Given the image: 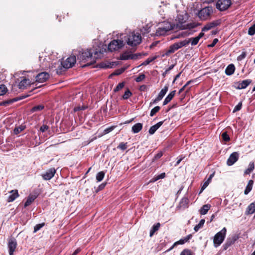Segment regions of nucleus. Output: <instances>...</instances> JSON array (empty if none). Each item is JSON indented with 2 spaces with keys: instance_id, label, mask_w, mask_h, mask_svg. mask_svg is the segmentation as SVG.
<instances>
[{
  "instance_id": "36",
  "label": "nucleus",
  "mask_w": 255,
  "mask_h": 255,
  "mask_svg": "<svg viewBox=\"0 0 255 255\" xmlns=\"http://www.w3.org/2000/svg\"><path fill=\"white\" fill-rule=\"evenodd\" d=\"M64 69H66L63 67L62 65L60 64L58 68L56 69V73L58 75H61L65 71Z\"/></svg>"
},
{
  "instance_id": "7",
  "label": "nucleus",
  "mask_w": 255,
  "mask_h": 255,
  "mask_svg": "<svg viewBox=\"0 0 255 255\" xmlns=\"http://www.w3.org/2000/svg\"><path fill=\"white\" fill-rule=\"evenodd\" d=\"M125 45L124 41L122 40H113L108 45V49L111 52L117 51Z\"/></svg>"
},
{
  "instance_id": "51",
  "label": "nucleus",
  "mask_w": 255,
  "mask_h": 255,
  "mask_svg": "<svg viewBox=\"0 0 255 255\" xmlns=\"http://www.w3.org/2000/svg\"><path fill=\"white\" fill-rule=\"evenodd\" d=\"M44 223H41L36 225L34 228V232L35 233L39 230L41 228H42L44 226Z\"/></svg>"
},
{
  "instance_id": "60",
  "label": "nucleus",
  "mask_w": 255,
  "mask_h": 255,
  "mask_svg": "<svg viewBox=\"0 0 255 255\" xmlns=\"http://www.w3.org/2000/svg\"><path fill=\"white\" fill-rule=\"evenodd\" d=\"M124 70H125V69L123 68L118 69L115 71V74L117 75H120V74H122L124 71Z\"/></svg>"
},
{
  "instance_id": "32",
  "label": "nucleus",
  "mask_w": 255,
  "mask_h": 255,
  "mask_svg": "<svg viewBox=\"0 0 255 255\" xmlns=\"http://www.w3.org/2000/svg\"><path fill=\"white\" fill-rule=\"evenodd\" d=\"M205 221L204 219H202L200 220L199 224L198 225H196L194 228L195 232H196L198 231L203 226V225L205 223Z\"/></svg>"
},
{
  "instance_id": "27",
  "label": "nucleus",
  "mask_w": 255,
  "mask_h": 255,
  "mask_svg": "<svg viewBox=\"0 0 255 255\" xmlns=\"http://www.w3.org/2000/svg\"><path fill=\"white\" fill-rule=\"evenodd\" d=\"M36 198L35 195H30L24 203V207L28 206Z\"/></svg>"
},
{
  "instance_id": "24",
  "label": "nucleus",
  "mask_w": 255,
  "mask_h": 255,
  "mask_svg": "<svg viewBox=\"0 0 255 255\" xmlns=\"http://www.w3.org/2000/svg\"><path fill=\"white\" fill-rule=\"evenodd\" d=\"M252 80L250 79L245 80L242 81L239 83L238 85V88L240 89H243L246 88L251 83Z\"/></svg>"
},
{
  "instance_id": "43",
  "label": "nucleus",
  "mask_w": 255,
  "mask_h": 255,
  "mask_svg": "<svg viewBox=\"0 0 255 255\" xmlns=\"http://www.w3.org/2000/svg\"><path fill=\"white\" fill-rule=\"evenodd\" d=\"M248 34L250 35H254L255 34V24L250 27L248 30Z\"/></svg>"
},
{
  "instance_id": "56",
  "label": "nucleus",
  "mask_w": 255,
  "mask_h": 255,
  "mask_svg": "<svg viewBox=\"0 0 255 255\" xmlns=\"http://www.w3.org/2000/svg\"><path fill=\"white\" fill-rule=\"evenodd\" d=\"M246 55H247L246 52H243L242 53V54L238 57V58H237L238 60V61L242 60L246 57Z\"/></svg>"
},
{
  "instance_id": "34",
  "label": "nucleus",
  "mask_w": 255,
  "mask_h": 255,
  "mask_svg": "<svg viewBox=\"0 0 255 255\" xmlns=\"http://www.w3.org/2000/svg\"><path fill=\"white\" fill-rule=\"evenodd\" d=\"M188 40L192 46L197 45L199 41V39L197 37L189 38Z\"/></svg>"
},
{
  "instance_id": "6",
  "label": "nucleus",
  "mask_w": 255,
  "mask_h": 255,
  "mask_svg": "<svg viewBox=\"0 0 255 255\" xmlns=\"http://www.w3.org/2000/svg\"><path fill=\"white\" fill-rule=\"evenodd\" d=\"M213 13V8L211 6H207L201 9L198 12V16L202 20H206L210 18Z\"/></svg>"
},
{
  "instance_id": "14",
  "label": "nucleus",
  "mask_w": 255,
  "mask_h": 255,
  "mask_svg": "<svg viewBox=\"0 0 255 255\" xmlns=\"http://www.w3.org/2000/svg\"><path fill=\"white\" fill-rule=\"evenodd\" d=\"M56 170L54 168H50L47 170L45 173L43 174L42 176L44 180H48L54 176Z\"/></svg>"
},
{
  "instance_id": "59",
  "label": "nucleus",
  "mask_w": 255,
  "mask_h": 255,
  "mask_svg": "<svg viewBox=\"0 0 255 255\" xmlns=\"http://www.w3.org/2000/svg\"><path fill=\"white\" fill-rule=\"evenodd\" d=\"M180 42H181L182 47L187 46L190 43V41H189L188 39H185V40H184L183 41H181Z\"/></svg>"
},
{
  "instance_id": "11",
  "label": "nucleus",
  "mask_w": 255,
  "mask_h": 255,
  "mask_svg": "<svg viewBox=\"0 0 255 255\" xmlns=\"http://www.w3.org/2000/svg\"><path fill=\"white\" fill-rule=\"evenodd\" d=\"M239 236L238 235H234L231 237L227 238L226 243L224 245V249L226 250L229 247L233 245L236 241L239 239Z\"/></svg>"
},
{
  "instance_id": "38",
  "label": "nucleus",
  "mask_w": 255,
  "mask_h": 255,
  "mask_svg": "<svg viewBox=\"0 0 255 255\" xmlns=\"http://www.w3.org/2000/svg\"><path fill=\"white\" fill-rule=\"evenodd\" d=\"M160 109V107L159 106H156L154 108H153L150 113V116L151 117H153L156 113H157Z\"/></svg>"
},
{
  "instance_id": "49",
  "label": "nucleus",
  "mask_w": 255,
  "mask_h": 255,
  "mask_svg": "<svg viewBox=\"0 0 255 255\" xmlns=\"http://www.w3.org/2000/svg\"><path fill=\"white\" fill-rule=\"evenodd\" d=\"M145 78V75L144 74H140L135 79L136 82H140Z\"/></svg>"
},
{
  "instance_id": "58",
  "label": "nucleus",
  "mask_w": 255,
  "mask_h": 255,
  "mask_svg": "<svg viewBox=\"0 0 255 255\" xmlns=\"http://www.w3.org/2000/svg\"><path fill=\"white\" fill-rule=\"evenodd\" d=\"M48 128H49L48 126H47V125H43L40 127V130L41 132H44L46 131V130H47Z\"/></svg>"
},
{
  "instance_id": "61",
  "label": "nucleus",
  "mask_w": 255,
  "mask_h": 255,
  "mask_svg": "<svg viewBox=\"0 0 255 255\" xmlns=\"http://www.w3.org/2000/svg\"><path fill=\"white\" fill-rule=\"evenodd\" d=\"M218 41V39H217V38L214 39L213 40L212 43L211 44L209 45V47H214L215 45V44L217 43Z\"/></svg>"
},
{
  "instance_id": "1",
  "label": "nucleus",
  "mask_w": 255,
  "mask_h": 255,
  "mask_svg": "<svg viewBox=\"0 0 255 255\" xmlns=\"http://www.w3.org/2000/svg\"><path fill=\"white\" fill-rule=\"evenodd\" d=\"M102 54V52L97 49L95 50L89 49L81 53L80 59L84 62H87V64L84 66H86L95 63L96 60L99 58Z\"/></svg>"
},
{
  "instance_id": "28",
  "label": "nucleus",
  "mask_w": 255,
  "mask_h": 255,
  "mask_svg": "<svg viewBox=\"0 0 255 255\" xmlns=\"http://www.w3.org/2000/svg\"><path fill=\"white\" fill-rule=\"evenodd\" d=\"M254 181L252 180H249L248 185L245 190L244 193L245 195H247L252 190L253 186Z\"/></svg>"
},
{
  "instance_id": "22",
  "label": "nucleus",
  "mask_w": 255,
  "mask_h": 255,
  "mask_svg": "<svg viewBox=\"0 0 255 255\" xmlns=\"http://www.w3.org/2000/svg\"><path fill=\"white\" fill-rule=\"evenodd\" d=\"M142 128V124L141 123H136L134 125L132 128L131 131L134 133H136L139 132Z\"/></svg>"
},
{
  "instance_id": "40",
  "label": "nucleus",
  "mask_w": 255,
  "mask_h": 255,
  "mask_svg": "<svg viewBox=\"0 0 255 255\" xmlns=\"http://www.w3.org/2000/svg\"><path fill=\"white\" fill-rule=\"evenodd\" d=\"M156 59V57H149L147 58L145 61H144L142 64L141 65H147L149 64L150 62H152Z\"/></svg>"
},
{
  "instance_id": "41",
  "label": "nucleus",
  "mask_w": 255,
  "mask_h": 255,
  "mask_svg": "<svg viewBox=\"0 0 255 255\" xmlns=\"http://www.w3.org/2000/svg\"><path fill=\"white\" fill-rule=\"evenodd\" d=\"M137 58V55L131 54V55H127V56L123 55L122 59L124 60H126V59H136Z\"/></svg>"
},
{
  "instance_id": "15",
  "label": "nucleus",
  "mask_w": 255,
  "mask_h": 255,
  "mask_svg": "<svg viewBox=\"0 0 255 255\" xmlns=\"http://www.w3.org/2000/svg\"><path fill=\"white\" fill-rule=\"evenodd\" d=\"M49 77V75L47 72H41L38 74L36 77V81L38 83L45 82Z\"/></svg>"
},
{
  "instance_id": "29",
  "label": "nucleus",
  "mask_w": 255,
  "mask_h": 255,
  "mask_svg": "<svg viewBox=\"0 0 255 255\" xmlns=\"http://www.w3.org/2000/svg\"><path fill=\"white\" fill-rule=\"evenodd\" d=\"M160 227V224L158 223L153 226L151 229L150 231V237H151L155 232L158 231Z\"/></svg>"
},
{
  "instance_id": "33",
  "label": "nucleus",
  "mask_w": 255,
  "mask_h": 255,
  "mask_svg": "<svg viewBox=\"0 0 255 255\" xmlns=\"http://www.w3.org/2000/svg\"><path fill=\"white\" fill-rule=\"evenodd\" d=\"M105 176V172L101 171L98 172L96 175V180L98 182L101 181Z\"/></svg>"
},
{
  "instance_id": "46",
  "label": "nucleus",
  "mask_w": 255,
  "mask_h": 255,
  "mask_svg": "<svg viewBox=\"0 0 255 255\" xmlns=\"http://www.w3.org/2000/svg\"><path fill=\"white\" fill-rule=\"evenodd\" d=\"M24 129V127L23 126L16 127L14 129V134H17L22 131Z\"/></svg>"
},
{
  "instance_id": "4",
  "label": "nucleus",
  "mask_w": 255,
  "mask_h": 255,
  "mask_svg": "<svg viewBox=\"0 0 255 255\" xmlns=\"http://www.w3.org/2000/svg\"><path fill=\"white\" fill-rule=\"evenodd\" d=\"M172 29L173 26L170 22L164 21L159 25L156 30V35L157 36L164 35Z\"/></svg>"
},
{
  "instance_id": "9",
  "label": "nucleus",
  "mask_w": 255,
  "mask_h": 255,
  "mask_svg": "<svg viewBox=\"0 0 255 255\" xmlns=\"http://www.w3.org/2000/svg\"><path fill=\"white\" fill-rule=\"evenodd\" d=\"M76 59L75 56H70L66 59V60L60 62V64L65 69H68L73 67L76 63Z\"/></svg>"
},
{
  "instance_id": "30",
  "label": "nucleus",
  "mask_w": 255,
  "mask_h": 255,
  "mask_svg": "<svg viewBox=\"0 0 255 255\" xmlns=\"http://www.w3.org/2000/svg\"><path fill=\"white\" fill-rule=\"evenodd\" d=\"M255 168L254 162H251L250 163L248 168L245 171L244 174L246 175L250 174L251 172L253 171Z\"/></svg>"
},
{
  "instance_id": "13",
  "label": "nucleus",
  "mask_w": 255,
  "mask_h": 255,
  "mask_svg": "<svg viewBox=\"0 0 255 255\" xmlns=\"http://www.w3.org/2000/svg\"><path fill=\"white\" fill-rule=\"evenodd\" d=\"M239 157V154L237 152L232 153L227 161V164L228 166L233 165L236 161H238Z\"/></svg>"
},
{
  "instance_id": "31",
  "label": "nucleus",
  "mask_w": 255,
  "mask_h": 255,
  "mask_svg": "<svg viewBox=\"0 0 255 255\" xmlns=\"http://www.w3.org/2000/svg\"><path fill=\"white\" fill-rule=\"evenodd\" d=\"M247 212L249 214H252L255 212V202L249 205L248 207Z\"/></svg>"
},
{
  "instance_id": "2",
  "label": "nucleus",
  "mask_w": 255,
  "mask_h": 255,
  "mask_svg": "<svg viewBox=\"0 0 255 255\" xmlns=\"http://www.w3.org/2000/svg\"><path fill=\"white\" fill-rule=\"evenodd\" d=\"M189 17L188 14L185 11L178 14L176 19V27L181 29H191L196 27L197 25L194 22L187 23Z\"/></svg>"
},
{
  "instance_id": "47",
  "label": "nucleus",
  "mask_w": 255,
  "mask_h": 255,
  "mask_svg": "<svg viewBox=\"0 0 255 255\" xmlns=\"http://www.w3.org/2000/svg\"><path fill=\"white\" fill-rule=\"evenodd\" d=\"M15 100H7L0 102V106H6L7 105L11 104L13 101H15Z\"/></svg>"
},
{
  "instance_id": "20",
  "label": "nucleus",
  "mask_w": 255,
  "mask_h": 255,
  "mask_svg": "<svg viewBox=\"0 0 255 255\" xmlns=\"http://www.w3.org/2000/svg\"><path fill=\"white\" fill-rule=\"evenodd\" d=\"M178 49L177 45L176 43H175L169 46V49L166 51L165 53L163 55V56L165 55L167 56L170 54L173 53Z\"/></svg>"
},
{
  "instance_id": "63",
  "label": "nucleus",
  "mask_w": 255,
  "mask_h": 255,
  "mask_svg": "<svg viewBox=\"0 0 255 255\" xmlns=\"http://www.w3.org/2000/svg\"><path fill=\"white\" fill-rule=\"evenodd\" d=\"M191 82V81H188L186 83V84L182 88L180 89L179 91V93H181L185 89V88L189 84V83Z\"/></svg>"
},
{
  "instance_id": "23",
  "label": "nucleus",
  "mask_w": 255,
  "mask_h": 255,
  "mask_svg": "<svg viewBox=\"0 0 255 255\" xmlns=\"http://www.w3.org/2000/svg\"><path fill=\"white\" fill-rule=\"evenodd\" d=\"M175 93H176L175 90H174V91H172V92H171L165 99V100L163 103V105H166V104H167L174 97V96L175 95Z\"/></svg>"
},
{
  "instance_id": "17",
  "label": "nucleus",
  "mask_w": 255,
  "mask_h": 255,
  "mask_svg": "<svg viewBox=\"0 0 255 255\" xmlns=\"http://www.w3.org/2000/svg\"><path fill=\"white\" fill-rule=\"evenodd\" d=\"M11 194L8 197L7 202H11L13 201L19 196L18 191L17 190H12L10 191Z\"/></svg>"
},
{
  "instance_id": "39",
  "label": "nucleus",
  "mask_w": 255,
  "mask_h": 255,
  "mask_svg": "<svg viewBox=\"0 0 255 255\" xmlns=\"http://www.w3.org/2000/svg\"><path fill=\"white\" fill-rule=\"evenodd\" d=\"M43 108H44V106L43 105H38V106L33 107L31 109V111L32 112L40 111H41L42 110H43Z\"/></svg>"
},
{
  "instance_id": "42",
  "label": "nucleus",
  "mask_w": 255,
  "mask_h": 255,
  "mask_svg": "<svg viewBox=\"0 0 255 255\" xmlns=\"http://www.w3.org/2000/svg\"><path fill=\"white\" fill-rule=\"evenodd\" d=\"M132 95L131 92L128 89L124 93L123 96V98L124 99H128Z\"/></svg>"
},
{
  "instance_id": "10",
  "label": "nucleus",
  "mask_w": 255,
  "mask_h": 255,
  "mask_svg": "<svg viewBox=\"0 0 255 255\" xmlns=\"http://www.w3.org/2000/svg\"><path fill=\"white\" fill-rule=\"evenodd\" d=\"M168 90V85H166L164 86V87L161 90L160 93H159L157 97L152 101V102H151L150 103V106H151L153 104H156L163 98V97L165 96Z\"/></svg>"
},
{
  "instance_id": "35",
  "label": "nucleus",
  "mask_w": 255,
  "mask_h": 255,
  "mask_svg": "<svg viewBox=\"0 0 255 255\" xmlns=\"http://www.w3.org/2000/svg\"><path fill=\"white\" fill-rule=\"evenodd\" d=\"M165 173H162L161 174L158 175L156 176H155L151 181V182H155L157 180L160 179H163L165 177Z\"/></svg>"
},
{
  "instance_id": "25",
  "label": "nucleus",
  "mask_w": 255,
  "mask_h": 255,
  "mask_svg": "<svg viewBox=\"0 0 255 255\" xmlns=\"http://www.w3.org/2000/svg\"><path fill=\"white\" fill-rule=\"evenodd\" d=\"M29 80L26 78L23 79L21 80L19 84L18 87L21 89H24L26 88V86L29 84Z\"/></svg>"
},
{
  "instance_id": "55",
  "label": "nucleus",
  "mask_w": 255,
  "mask_h": 255,
  "mask_svg": "<svg viewBox=\"0 0 255 255\" xmlns=\"http://www.w3.org/2000/svg\"><path fill=\"white\" fill-rule=\"evenodd\" d=\"M242 104L241 102L239 103L234 109L233 113H235L240 111L241 109Z\"/></svg>"
},
{
  "instance_id": "54",
  "label": "nucleus",
  "mask_w": 255,
  "mask_h": 255,
  "mask_svg": "<svg viewBox=\"0 0 255 255\" xmlns=\"http://www.w3.org/2000/svg\"><path fill=\"white\" fill-rule=\"evenodd\" d=\"M184 243H185V242H184V240H183L182 239H180L179 241H177V242H175V243L173 244V245L172 246V247L169 249V250H172V249L174 248V246H176L177 245H183V244H184Z\"/></svg>"
},
{
  "instance_id": "45",
  "label": "nucleus",
  "mask_w": 255,
  "mask_h": 255,
  "mask_svg": "<svg viewBox=\"0 0 255 255\" xmlns=\"http://www.w3.org/2000/svg\"><path fill=\"white\" fill-rule=\"evenodd\" d=\"M189 35V33L188 32H182L176 36H175V38H179L181 37H184Z\"/></svg>"
},
{
  "instance_id": "19",
  "label": "nucleus",
  "mask_w": 255,
  "mask_h": 255,
  "mask_svg": "<svg viewBox=\"0 0 255 255\" xmlns=\"http://www.w3.org/2000/svg\"><path fill=\"white\" fill-rule=\"evenodd\" d=\"M178 49L177 45L176 43H175L169 46V49L166 51L165 53L163 55V56L165 55L167 56L170 54L173 53Z\"/></svg>"
},
{
  "instance_id": "8",
  "label": "nucleus",
  "mask_w": 255,
  "mask_h": 255,
  "mask_svg": "<svg viewBox=\"0 0 255 255\" xmlns=\"http://www.w3.org/2000/svg\"><path fill=\"white\" fill-rule=\"evenodd\" d=\"M231 4V0H218L216 3V7L219 10L223 11L228 9Z\"/></svg>"
},
{
  "instance_id": "5",
  "label": "nucleus",
  "mask_w": 255,
  "mask_h": 255,
  "mask_svg": "<svg viewBox=\"0 0 255 255\" xmlns=\"http://www.w3.org/2000/svg\"><path fill=\"white\" fill-rule=\"evenodd\" d=\"M227 233V229L223 228L221 231L218 232L214 236L213 243L214 247H219L224 241Z\"/></svg>"
},
{
  "instance_id": "53",
  "label": "nucleus",
  "mask_w": 255,
  "mask_h": 255,
  "mask_svg": "<svg viewBox=\"0 0 255 255\" xmlns=\"http://www.w3.org/2000/svg\"><path fill=\"white\" fill-rule=\"evenodd\" d=\"M209 183L210 182L207 180L204 182L203 184L202 185L201 189L199 192V194L201 193L203 191V190L208 186Z\"/></svg>"
},
{
  "instance_id": "57",
  "label": "nucleus",
  "mask_w": 255,
  "mask_h": 255,
  "mask_svg": "<svg viewBox=\"0 0 255 255\" xmlns=\"http://www.w3.org/2000/svg\"><path fill=\"white\" fill-rule=\"evenodd\" d=\"M115 128V127L112 126L111 127L107 128L106 129H105L104 130V134H107V133H108L110 132L111 131H112Z\"/></svg>"
},
{
  "instance_id": "21",
  "label": "nucleus",
  "mask_w": 255,
  "mask_h": 255,
  "mask_svg": "<svg viewBox=\"0 0 255 255\" xmlns=\"http://www.w3.org/2000/svg\"><path fill=\"white\" fill-rule=\"evenodd\" d=\"M235 70V67L233 64H229L225 70V73L227 75L230 76L232 75Z\"/></svg>"
},
{
  "instance_id": "48",
  "label": "nucleus",
  "mask_w": 255,
  "mask_h": 255,
  "mask_svg": "<svg viewBox=\"0 0 255 255\" xmlns=\"http://www.w3.org/2000/svg\"><path fill=\"white\" fill-rule=\"evenodd\" d=\"M222 137L223 139L226 141H229L230 139L229 135L227 134V132H224L222 134Z\"/></svg>"
},
{
  "instance_id": "16",
  "label": "nucleus",
  "mask_w": 255,
  "mask_h": 255,
  "mask_svg": "<svg viewBox=\"0 0 255 255\" xmlns=\"http://www.w3.org/2000/svg\"><path fill=\"white\" fill-rule=\"evenodd\" d=\"M221 23L220 20H216L207 23L202 29V31H208L212 28H214L218 25H219Z\"/></svg>"
},
{
  "instance_id": "62",
  "label": "nucleus",
  "mask_w": 255,
  "mask_h": 255,
  "mask_svg": "<svg viewBox=\"0 0 255 255\" xmlns=\"http://www.w3.org/2000/svg\"><path fill=\"white\" fill-rule=\"evenodd\" d=\"M184 158V156L179 157V158L177 159V161H176L175 166H177Z\"/></svg>"
},
{
  "instance_id": "18",
  "label": "nucleus",
  "mask_w": 255,
  "mask_h": 255,
  "mask_svg": "<svg viewBox=\"0 0 255 255\" xmlns=\"http://www.w3.org/2000/svg\"><path fill=\"white\" fill-rule=\"evenodd\" d=\"M163 123V121H161L157 123L154 126L151 127L148 130L149 133L150 134H153L155 133L157 129H158L160 126L162 125Z\"/></svg>"
},
{
  "instance_id": "64",
  "label": "nucleus",
  "mask_w": 255,
  "mask_h": 255,
  "mask_svg": "<svg viewBox=\"0 0 255 255\" xmlns=\"http://www.w3.org/2000/svg\"><path fill=\"white\" fill-rule=\"evenodd\" d=\"M162 152H160V153H158L157 154H156L155 156H154V158L155 159H158V158H160L162 156Z\"/></svg>"
},
{
  "instance_id": "52",
  "label": "nucleus",
  "mask_w": 255,
  "mask_h": 255,
  "mask_svg": "<svg viewBox=\"0 0 255 255\" xmlns=\"http://www.w3.org/2000/svg\"><path fill=\"white\" fill-rule=\"evenodd\" d=\"M180 255H193L192 252L190 250L185 249L180 254Z\"/></svg>"
},
{
  "instance_id": "26",
  "label": "nucleus",
  "mask_w": 255,
  "mask_h": 255,
  "mask_svg": "<svg viewBox=\"0 0 255 255\" xmlns=\"http://www.w3.org/2000/svg\"><path fill=\"white\" fill-rule=\"evenodd\" d=\"M211 207V206L210 204H205L203 205L199 210L200 213L203 215L206 214L210 209Z\"/></svg>"
},
{
  "instance_id": "3",
  "label": "nucleus",
  "mask_w": 255,
  "mask_h": 255,
  "mask_svg": "<svg viewBox=\"0 0 255 255\" xmlns=\"http://www.w3.org/2000/svg\"><path fill=\"white\" fill-rule=\"evenodd\" d=\"M124 43H127L131 47H134L139 44L141 41V36L139 33L134 31L129 33L127 36H125Z\"/></svg>"
},
{
  "instance_id": "12",
  "label": "nucleus",
  "mask_w": 255,
  "mask_h": 255,
  "mask_svg": "<svg viewBox=\"0 0 255 255\" xmlns=\"http://www.w3.org/2000/svg\"><path fill=\"white\" fill-rule=\"evenodd\" d=\"M17 246V242L15 239L10 238L8 241V248L9 255H13V253Z\"/></svg>"
},
{
  "instance_id": "50",
  "label": "nucleus",
  "mask_w": 255,
  "mask_h": 255,
  "mask_svg": "<svg viewBox=\"0 0 255 255\" xmlns=\"http://www.w3.org/2000/svg\"><path fill=\"white\" fill-rule=\"evenodd\" d=\"M127 143L121 142L118 146V148L121 149L122 150H124L127 148Z\"/></svg>"
},
{
  "instance_id": "37",
  "label": "nucleus",
  "mask_w": 255,
  "mask_h": 255,
  "mask_svg": "<svg viewBox=\"0 0 255 255\" xmlns=\"http://www.w3.org/2000/svg\"><path fill=\"white\" fill-rule=\"evenodd\" d=\"M7 88L4 85H0V96L4 95L7 92Z\"/></svg>"
},
{
  "instance_id": "44",
  "label": "nucleus",
  "mask_w": 255,
  "mask_h": 255,
  "mask_svg": "<svg viewBox=\"0 0 255 255\" xmlns=\"http://www.w3.org/2000/svg\"><path fill=\"white\" fill-rule=\"evenodd\" d=\"M125 83L124 82L119 83L117 87L114 89V92H117L121 90L124 88Z\"/></svg>"
}]
</instances>
